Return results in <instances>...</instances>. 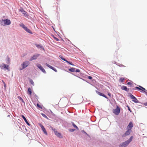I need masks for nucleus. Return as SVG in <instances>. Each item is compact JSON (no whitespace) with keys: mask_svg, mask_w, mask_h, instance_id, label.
Masks as SVG:
<instances>
[{"mask_svg":"<svg viewBox=\"0 0 147 147\" xmlns=\"http://www.w3.org/2000/svg\"><path fill=\"white\" fill-rule=\"evenodd\" d=\"M68 102V99L67 98L63 97L61 99L58 105L61 108H63L67 105Z\"/></svg>","mask_w":147,"mask_h":147,"instance_id":"f257e3e1","label":"nucleus"},{"mask_svg":"<svg viewBox=\"0 0 147 147\" xmlns=\"http://www.w3.org/2000/svg\"><path fill=\"white\" fill-rule=\"evenodd\" d=\"M133 138V136H131L129 140L120 144L119 145V147H126L132 141Z\"/></svg>","mask_w":147,"mask_h":147,"instance_id":"f03ea898","label":"nucleus"},{"mask_svg":"<svg viewBox=\"0 0 147 147\" xmlns=\"http://www.w3.org/2000/svg\"><path fill=\"white\" fill-rule=\"evenodd\" d=\"M1 24L3 26L9 25L11 24L10 21L8 19L2 20L1 22Z\"/></svg>","mask_w":147,"mask_h":147,"instance_id":"7ed1b4c3","label":"nucleus"},{"mask_svg":"<svg viewBox=\"0 0 147 147\" xmlns=\"http://www.w3.org/2000/svg\"><path fill=\"white\" fill-rule=\"evenodd\" d=\"M29 62L28 61H26L24 62L22 64V68H20V70H22L24 69L27 67L29 65Z\"/></svg>","mask_w":147,"mask_h":147,"instance_id":"20e7f679","label":"nucleus"},{"mask_svg":"<svg viewBox=\"0 0 147 147\" xmlns=\"http://www.w3.org/2000/svg\"><path fill=\"white\" fill-rule=\"evenodd\" d=\"M21 26L27 32L30 33L31 34H32V33L31 31V30L29 29L26 26L22 24L21 25Z\"/></svg>","mask_w":147,"mask_h":147,"instance_id":"39448f33","label":"nucleus"},{"mask_svg":"<svg viewBox=\"0 0 147 147\" xmlns=\"http://www.w3.org/2000/svg\"><path fill=\"white\" fill-rule=\"evenodd\" d=\"M139 87H135V89L138 90H140V91L141 92H144L145 93L146 92L145 91L146 90L145 88L140 86H139Z\"/></svg>","mask_w":147,"mask_h":147,"instance_id":"423d86ee","label":"nucleus"},{"mask_svg":"<svg viewBox=\"0 0 147 147\" xmlns=\"http://www.w3.org/2000/svg\"><path fill=\"white\" fill-rule=\"evenodd\" d=\"M130 98L132 99V101L136 103H138L139 101L133 95L130 94L129 95Z\"/></svg>","mask_w":147,"mask_h":147,"instance_id":"0eeeda50","label":"nucleus"},{"mask_svg":"<svg viewBox=\"0 0 147 147\" xmlns=\"http://www.w3.org/2000/svg\"><path fill=\"white\" fill-rule=\"evenodd\" d=\"M9 66L8 65H6L4 63H2L0 67L2 69H8Z\"/></svg>","mask_w":147,"mask_h":147,"instance_id":"6e6552de","label":"nucleus"},{"mask_svg":"<svg viewBox=\"0 0 147 147\" xmlns=\"http://www.w3.org/2000/svg\"><path fill=\"white\" fill-rule=\"evenodd\" d=\"M131 131V130L127 129V130L125 131V133L122 135V137H124L127 136L129 135Z\"/></svg>","mask_w":147,"mask_h":147,"instance_id":"1a4fd4ad","label":"nucleus"},{"mask_svg":"<svg viewBox=\"0 0 147 147\" xmlns=\"http://www.w3.org/2000/svg\"><path fill=\"white\" fill-rule=\"evenodd\" d=\"M40 55L38 54H36L34 55L30 59V61H32L33 60L36 59Z\"/></svg>","mask_w":147,"mask_h":147,"instance_id":"9d476101","label":"nucleus"},{"mask_svg":"<svg viewBox=\"0 0 147 147\" xmlns=\"http://www.w3.org/2000/svg\"><path fill=\"white\" fill-rule=\"evenodd\" d=\"M36 66L41 70L44 73H46V71L45 69L42 67L40 64H36Z\"/></svg>","mask_w":147,"mask_h":147,"instance_id":"9b49d317","label":"nucleus"},{"mask_svg":"<svg viewBox=\"0 0 147 147\" xmlns=\"http://www.w3.org/2000/svg\"><path fill=\"white\" fill-rule=\"evenodd\" d=\"M133 126V123L131 121L129 123V125H128L127 129H129L130 130H131V129L132 127Z\"/></svg>","mask_w":147,"mask_h":147,"instance_id":"f8f14e48","label":"nucleus"},{"mask_svg":"<svg viewBox=\"0 0 147 147\" xmlns=\"http://www.w3.org/2000/svg\"><path fill=\"white\" fill-rule=\"evenodd\" d=\"M40 127H41V128L42 130L43 131V132L46 135H47V131H46V129H45V127H44L41 124H40Z\"/></svg>","mask_w":147,"mask_h":147,"instance_id":"ddd939ff","label":"nucleus"},{"mask_svg":"<svg viewBox=\"0 0 147 147\" xmlns=\"http://www.w3.org/2000/svg\"><path fill=\"white\" fill-rule=\"evenodd\" d=\"M46 65H47V66L49 67V68H51V69L53 70L54 71H55V72H57V70L54 67H53L52 66L49 65L47 63H46L45 64Z\"/></svg>","mask_w":147,"mask_h":147,"instance_id":"4468645a","label":"nucleus"},{"mask_svg":"<svg viewBox=\"0 0 147 147\" xmlns=\"http://www.w3.org/2000/svg\"><path fill=\"white\" fill-rule=\"evenodd\" d=\"M23 119H24V120L25 121V122L28 125L30 126V124L28 122V121H27V119H26L25 117L23 115H21Z\"/></svg>","mask_w":147,"mask_h":147,"instance_id":"2eb2a0df","label":"nucleus"},{"mask_svg":"<svg viewBox=\"0 0 147 147\" xmlns=\"http://www.w3.org/2000/svg\"><path fill=\"white\" fill-rule=\"evenodd\" d=\"M32 90L30 88H29L28 89L27 93L30 96L32 95Z\"/></svg>","mask_w":147,"mask_h":147,"instance_id":"dca6fc26","label":"nucleus"},{"mask_svg":"<svg viewBox=\"0 0 147 147\" xmlns=\"http://www.w3.org/2000/svg\"><path fill=\"white\" fill-rule=\"evenodd\" d=\"M97 94L99 95L100 96H103L105 98L108 99V98H107V97L106 96H105V95L104 94H103V93H102L100 92H97Z\"/></svg>","mask_w":147,"mask_h":147,"instance_id":"f3484780","label":"nucleus"},{"mask_svg":"<svg viewBox=\"0 0 147 147\" xmlns=\"http://www.w3.org/2000/svg\"><path fill=\"white\" fill-rule=\"evenodd\" d=\"M55 134L59 138H62L61 134L57 131L55 133Z\"/></svg>","mask_w":147,"mask_h":147,"instance_id":"a211bd4d","label":"nucleus"},{"mask_svg":"<svg viewBox=\"0 0 147 147\" xmlns=\"http://www.w3.org/2000/svg\"><path fill=\"white\" fill-rule=\"evenodd\" d=\"M121 89L122 90H124L127 91H128L129 90V89H127V87L124 86H122L121 87Z\"/></svg>","mask_w":147,"mask_h":147,"instance_id":"6ab92c4d","label":"nucleus"},{"mask_svg":"<svg viewBox=\"0 0 147 147\" xmlns=\"http://www.w3.org/2000/svg\"><path fill=\"white\" fill-rule=\"evenodd\" d=\"M20 11L23 14H24V15H27V12L24 10L23 9H20Z\"/></svg>","mask_w":147,"mask_h":147,"instance_id":"aec40b11","label":"nucleus"},{"mask_svg":"<svg viewBox=\"0 0 147 147\" xmlns=\"http://www.w3.org/2000/svg\"><path fill=\"white\" fill-rule=\"evenodd\" d=\"M69 70L71 72H74L75 71V68L72 67L69 69Z\"/></svg>","mask_w":147,"mask_h":147,"instance_id":"412c9836","label":"nucleus"},{"mask_svg":"<svg viewBox=\"0 0 147 147\" xmlns=\"http://www.w3.org/2000/svg\"><path fill=\"white\" fill-rule=\"evenodd\" d=\"M120 111H113V113L116 115H118L120 113Z\"/></svg>","mask_w":147,"mask_h":147,"instance_id":"4be33fe9","label":"nucleus"},{"mask_svg":"<svg viewBox=\"0 0 147 147\" xmlns=\"http://www.w3.org/2000/svg\"><path fill=\"white\" fill-rule=\"evenodd\" d=\"M72 124L74 127L76 128L78 130V127L73 122H72Z\"/></svg>","mask_w":147,"mask_h":147,"instance_id":"5701e85b","label":"nucleus"},{"mask_svg":"<svg viewBox=\"0 0 147 147\" xmlns=\"http://www.w3.org/2000/svg\"><path fill=\"white\" fill-rule=\"evenodd\" d=\"M125 79L123 78H121L119 79V82H123Z\"/></svg>","mask_w":147,"mask_h":147,"instance_id":"b1692460","label":"nucleus"},{"mask_svg":"<svg viewBox=\"0 0 147 147\" xmlns=\"http://www.w3.org/2000/svg\"><path fill=\"white\" fill-rule=\"evenodd\" d=\"M65 61H66L67 63H69V64L72 65H74L72 63V62H71L67 60H66Z\"/></svg>","mask_w":147,"mask_h":147,"instance_id":"393cba45","label":"nucleus"},{"mask_svg":"<svg viewBox=\"0 0 147 147\" xmlns=\"http://www.w3.org/2000/svg\"><path fill=\"white\" fill-rule=\"evenodd\" d=\"M52 129L54 131V133H55L57 131L56 129L53 127H51Z\"/></svg>","mask_w":147,"mask_h":147,"instance_id":"a878e982","label":"nucleus"},{"mask_svg":"<svg viewBox=\"0 0 147 147\" xmlns=\"http://www.w3.org/2000/svg\"><path fill=\"white\" fill-rule=\"evenodd\" d=\"M37 106L38 108H40V109H42V107L39 104H37Z\"/></svg>","mask_w":147,"mask_h":147,"instance_id":"bb28decb","label":"nucleus"},{"mask_svg":"<svg viewBox=\"0 0 147 147\" xmlns=\"http://www.w3.org/2000/svg\"><path fill=\"white\" fill-rule=\"evenodd\" d=\"M41 114L44 117L47 119H48V118L47 117L45 114L43 113H41Z\"/></svg>","mask_w":147,"mask_h":147,"instance_id":"cd10ccee","label":"nucleus"},{"mask_svg":"<svg viewBox=\"0 0 147 147\" xmlns=\"http://www.w3.org/2000/svg\"><path fill=\"white\" fill-rule=\"evenodd\" d=\"M59 57H60V58H61L62 60H64V61H66V60L65 59H64V58H63V57H62L60 55V56H59Z\"/></svg>","mask_w":147,"mask_h":147,"instance_id":"c85d7f7f","label":"nucleus"},{"mask_svg":"<svg viewBox=\"0 0 147 147\" xmlns=\"http://www.w3.org/2000/svg\"><path fill=\"white\" fill-rule=\"evenodd\" d=\"M2 82H3V83L4 84V88H6V84L5 83V82H4V81L3 80H2Z\"/></svg>","mask_w":147,"mask_h":147,"instance_id":"c756f323","label":"nucleus"},{"mask_svg":"<svg viewBox=\"0 0 147 147\" xmlns=\"http://www.w3.org/2000/svg\"><path fill=\"white\" fill-rule=\"evenodd\" d=\"M120 108L118 106H117V107L116 109H115V110H120Z\"/></svg>","mask_w":147,"mask_h":147,"instance_id":"7c9ffc66","label":"nucleus"},{"mask_svg":"<svg viewBox=\"0 0 147 147\" xmlns=\"http://www.w3.org/2000/svg\"><path fill=\"white\" fill-rule=\"evenodd\" d=\"M69 131L71 132L74 131L75 130V129H69Z\"/></svg>","mask_w":147,"mask_h":147,"instance_id":"2f4dec72","label":"nucleus"},{"mask_svg":"<svg viewBox=\"0 0 147 147\" xmlns=\"http://www.w3.org/2000/svg\"><path fill=\"white\" fill-rule=\"evenodd\" d=\"M132 84L130 82H128L127 83V85H129L131 86V85Z\"/></svg>","mask_w":147,"mask_h":147,"instance_id":"473e14b6","label":"nucleus"},{"mask_svg":"<svg viewBox=\"0 0 147 147\" xmlns=\"http://www.w3.org/2000/svg\"><path fill=\"white\" fill-rule=\"evenodd\" d=\"M30 83L32 85H33L34 84V82H33V81L31 80L30 81Z\"/></svg>","mask_w":147,"mask_h":147,"instance_id":"72a5a7b5","label":"nucleus"},{"mask_svg":"<svg viewBox=\"0 0 147 147\" xmlns=\"http://www.w3.org/2000/svg\"><path fill=\"white\" fill-rule=\"evenodd\" d=\"M75 71L76 72H80V70L79 69H77Z\"/></svg>","mask_w":147,"mask_h":147,"instance_id":"f704fd0d","label":"nucleus"},{"mask_svg":"<svg viewBox=\"0 0 147 147\" xmlns=\"http://www.w3.org/2000/svg\"><path fill=\"white\" fill-rule=\"evenodd\" d=\"M18 99H19V100H22V98L20 96H18Z\"/></svg>","mask_w":147,"mask_h":147,"instance_id":"c9c22d12","label":"nucleus"},{"mask_svg":"<svg viewBox=\"0 0 147 147\" xmlns=\"http://www.w3.org/2000/svg\"><path fill=\"white\" fill-rule=\"evenodd\" d=\"M88 78L89 79H90V80H91L92 78V77L90 76H88Z\"/></svg>","mask_w":147,"mask_h":147,"instance_id":"e433bc0d","label":"nucleus"},{"mask_svg":"<svg viewBox=\"0 0 147 147\" xmlns=\"http://www.w3.org/2000/svg\"><path fill=\"white\" fill-rule=\"evenodd\" d=\"M108 95L110 97H111V94L110 93H108Z\"/></svg>","mask_w":147,"mask_h":147,"instance_id":"4c0bfd02","label":"nucleus"},{"mask_svg":"<svg viewBox=\"0 0 147 147\" xmlns=\"http://www.w3.org/2000/svg\"><path fill=\"white\" fill-rule=\"evenodd\" d=\"M144 105H145L147 106V102H146V103H145L144 104Z\"/></svg>","mask_w":147,"mask_h":147,"instance_id":"58836bf2","label":"nucleus"},{"mask_svg":"<svg viewBox=\"0 0 147 147\" xmlns=\"http://www.w3.org/2000/svg\"><path fill=\"white\" fill-rule=\"evenodd\" d=\"M127 107H128V110H130V109L129 107L128 106H127Z\"/></svg>","mask_w":147,"mask_h":147,"instance_id":"ea45409f","label":"nucleus"},{"mask_svg":"<svg viewBox=\"0 0 147 147\" xmlns=\"http://www.w3.org/2000/svg\"><path fill=\"white\" fill-rule=\"evenodd\" d=\"M21 101L24 103V101L23 100V99H22V100H21Z\"/></svg>","mask_w":147,"mask_h":147,"instance_id":"a19ab883","label":"nucleus"},{"mask_svg":"<svg viewBox=\"0 0 147 147\" xmlns=\"http://www.w3.org/2000/svg\"><path fill=\"white\" fill-rule=\"evenodd\" d=\"M36 47H39V46H40V45H36Z\"/></svg>","mask_w":147,"mask_h":147,"instance_id":"79ce46f5","label":"nucleus"},{"mask_svg":"<svg viewBox=\"0 0 147 147\" xmlns=\"http://www.w3.org/2000/svg\"><path fill=\"white\" fill-rule=\"evenodd\" d=\"M85 134H86V135H88V134H87L86 132H85Z\"/></svg>","mask_w":147,"mask_h":147,"instance_id":"37998d69","label":"nucleus"},{"mask_svg":"<svg viewBox=\"0 0 147 147\" xmlns=\"http://www.w3.org/2000/svg\"><path fill=\"white\" fill-rule=\"evenodd\" d=\"M56 40H58V39L57 38H56Z\"/></svg>","mask_w":147,"mask_h":147,"instance_id":"c03bdc74","label":"nucleus"},{"mask_svg":"<svg viewBox=\"0 0 147 147\" xmlns=\"http://www.w3.org/2000/svg\"><path fill=\"white\" fill-rule=\"evenodd\" d=\"M51 111V113H52V111Z\"/></svg>","mask_w":147,"mask_h":147,"instance_id":"a18cd8bd","label":"nucleus"},{"mask_svg":"<svg viewBox=\"0 0 147 147\" xmlns=\"http://www.w3.org/2000/svg\"><path fill=\"white\" fill-rule=\"evenodd\" d=\"M46 114L47 115L49 116V115H48V114Z\"/></svg>","mask_w":147,"mask_h":147,"instance_id":"49530a36","label":"nucleus"}]
</instances>
